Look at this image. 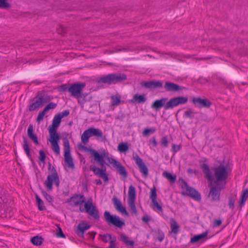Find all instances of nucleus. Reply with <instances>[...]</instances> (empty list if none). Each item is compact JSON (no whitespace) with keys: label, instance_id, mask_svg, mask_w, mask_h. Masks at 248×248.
Returning a JSON list of instances; mask_svg holds the SVG:
<instances>
[{"label":"nucleus","instance_id":"f257e3e1","mask_svg":"<svg viewBox=\"0 0 248 248\" xmlns=\"http://www.w3.org/2000/svg\"><path fill=\"white\" fill-rule=\"evenodd\" d=\"M72 202H73L74 206L80 205V212H86L94 220H99V211L96 207L93 204L92 199L90 198L86 202L83 194H75L67 200L68 203H70Z\"/></svg>","mask_w":248,"mask_h":248},{"label":"nucleus","instance_id":"f03ea898","mask_svg":"<svg viewBox=\"0 0 248 248\" xmlns=\"http://www.w3.org/2000/svg\"><path fill=\"white\" fill-rule=\"evenodd\" d=\"M204 177L208 182L209 191L206 198L212 202H218L220 201V194L222 190L225 188L224 185H217L213 183L214 176L212 175L209 166L204 163L201 166Z\"/></svg>","mask_w":248,"mask_h":248},{"label":"nucleus","instance_id":"7ed1b4c3","mask_svg":"<svg viewBox=\"0 0 248 248\" xmlns=\"http://www.w3.org/2000/svg\"><path fill=\"white\" fill-rule=\"evenodd\" d=\"M78 146L79 150H84L90 152L92 156L93 157L94 160L99 164L101 168H97L93 165H91L90 166V170L93 171L95 175H97L100 177L101 174L105 170H106V167L105 165L106 162L104 158V157L108 158V154L105 152V150H103V152L102 153H99L97 151L90 147H88L85 145H82L81 144H78Z\"/></svg>","mask_w":248,"mask_h":248},{"label":"nucleus","instance_id":"20e7f679","mask_svg":"<svg viewBox=\"0 0 248 248\" xmlns=\"http://www.w3.org/2000/svg\"><path fill=\"white\" fill-rule=\"evenodd\" d=\"M127 78V75L124 73H112L100 78L97 82L108 85L116 84L124 82Z\"/></svg>","mask_w":248,"mask_h":248},{"label":"nucleus","instance_id":"39448f33","mask_svg":"<svg viewBox=\"0 0 248 248\" xmlns=\"http://www.w3.org/2000/svg\"><path fill=\"white\" fill-rule=\"evenodd\" d=\"M211 170L214 172L215 180L214 178L213 183L217 185H224L226 184V179L228 177V171L227 167L222 164H220L217 167H212Z\"/></svg>","mask_w":248,"mask_h":248},{"label":"nucleus","instance_id":"423d86ee","mask_svg":"<svg viewBox=\"0 0 248 248\" xmlns=\"http://www.w3.org/2000/svg\"><path fill=\"white\" fill-rule=\"evenodd\" d=\"M48 170L50 171L51 174H49L45 182V186L48 190L52 189L53 184L56 187H59L60 185V179L56 168L52 166L50 162L48 163Z\"/></svg>","mask_w":248,"mask_h":248},{"label":"nucleus","instance_id":"0eeeda50","mask_svg":"<svg viewBox=\"0 0 248 248\" xmlns=\"http://www.w3.org/2000/svg\"><path fill=\"white\" fill-rule=\"evenodd\" d=\"M104 217L106 221L109 224H112L118 228H122L124 225V221L116 215H111L108 211H105Z\"/></svg>","mask_w":248,"mask_h":248},{"label":"nucleus","instance_id":"6e6552de","mask_svg":"<svg viewBox=\"0 0 248 248\" xmlns=\"http://www.w3.org/2000/svg\"><path fill=\"white\" fill-rule=\"evenodd\" d=\"M63 150L65 164L69 168H73L74 164L71 155L70 146L69 141L66 138L63 139Z\"/></svg>","mask_w":248,"mask_h":248},{"label":"nucleus","instance_id":"1a4fd4ad","mask_svg":"<svg viewBox=\"0 0 248 248\" xmlns=\"http://www.w3.org/2000/svg\"><path fill=\"white\" fill-rule=\"evenodd\" d=\"M136 197V189L133 186L130 185L129 186L128 192V203L131 212L135 214H136L137 213L135 203Z\"/></svg>","mask_w":248,"mask_h":248},{"label":"nucleus","instance_id":"9d476101","mask_svg":"<svg viewBox=\"0 0 248 248\" xmlns=\"http://www.w3.org/2000/svg\"><path fill=\"white\" fill-rule=\"evenodd\" d=\"M157 194L156 188L154 186L150 190V199L152 202V207L153 210L157 213H163V209L162 207L156 201Z\"/></svg>","mask_w":248,"mask_h":248},{"label":"nucleus","instance_id":"9b49d317","mask_svg":"<svg viewBox=\"0 0 248 248\" xmlns=\"http://www.w3.org/2000/svg\"><path fill=\"white\" fill-rule=\"evenodd\" d=\"M168 98L162 97L159 99L155 100L151 104V108L156 111H159L162 108L165 110L170 109L168 105Z\"/></svg>","mask_w":248,"mask_h":248},{"label":"nucleus","instance_id":"f8f14e48","mask_svg":"<svg viewBox=\"0 0 248 248\" xmlns=\"http://www.w3.org/2000/svg\"><path fill=\"white\" fill-rule=\"evenodd\" d=\"M133 158L136 164L139 168L140 172L144 178H147L148 175V169L145 164L143 162L142 159L137 153L133 154Z\"/></svg>","mask_w":248,"mask_h":248},{"label":"nucleus","instance_id":"ddd939ff","mask_svg":"<svg viewBox=\"0 0 248 248\" xmlns=\"http://www.w3.org/2000/svg\"><path fill=\"white\" fill-rule=\"evenodd\" d=\"M86 84L85 82H76L72 84L69 87V93H71V96L77 97L79 95H80L83 88L85 87Z\"/></svg>","mask_w":248,"mask_h":248},{"label":"nucleus","instance_id":"4468645a","mask_svg":"<svg viewBox=\"0 0 248 248\" xmlns=\"http://www.w3.org/2000/svg\"><path fill=\"white\" fill-rule=\"evenodd\" d=\"M108 160L109 163L113 164L114 168L119 172V174L124 177L127 178L128 176V173L126 171L125 167L123 166L119 162L117 161L113 158H110L108 156Z\"/></svg>","mask_w":248,"mask_h":248},{"label":"nucleus","instance_id":"2eb2a0df","mask_svg":"<svg viewBox=\"0 0 248 248\" xmlns=\"http://www.w3.org/2000/svg\"><path fill=\"white\" fill-rule=\"evenodd\" d=\"M181 194L182 195L191 197L198 202L201 200V194L196 189L190 186L187 187L185 191H182Z\"/></svg>","mask_w":248,"mask_h":248},{"label":"nucleus","instance_id":"dca6fc26","mask_svg":"<svg viewBox=\"0 0 248 248\" xmlns=\"http://www.w3.org/2000/svg\"><path fill=\"white\" fill-rule=\"evenodd\" d=\"M164 88L168 92H182L185 87L170 81H166L164 85Z\"/></svg>","mask_w":248,"mask_h":248},{"label":"nucleus","instance_id":"f3484780","mask_svg":"<svg viewBox=\"0 0 248 248\" xmlns=\"http://www.w3.org/2000/svg\"><path fill=\"white\" fill-rule=\"evenodd\" d=\"M140 85L146 89L153 90L159 89L163 87V82L161 80L143 81Z\"/></svg>","mask_w":248,"mask_h":248},{"label":"nucleus","instance_id":"a211bd4d","mask_svg":"<svg viewBox=\"0 0 248 248\" xmlns=\"http://www.w3.org/2000/svg\"><path fill=\"white\" fill-rule=\"evenodd\" d=\"M49 135L50 138L48 140L51 143V148L56 155H59L60 149L58 142L60 139V135L59 134Z\"/></svg>","mask_w":248,"mask_h":248},{"label":"nucleus","instance_id":"6ab92c4d","mask_svg":"<svg viewBox=\"0 0 248 248\" xmlns=\"http://www.w3.org/2000/svg\"><path fill=\"white\" fill-rule=\"evenodd\" d=\"M188 101V98L185 96H177L170 98L168 101V106L170 109H172L179 105L186 104Z\"/></svg>","mask_w":248,"mask_h":248},{"label":"nucleus","instance_id":"aec40b11","mask_svg":"<svg viewBox=\"0 0 248 248\" xmlns=\"http://www.w3.org/2000/svg\"><path fill=\"white\" fill-rule=\"evenodd\" d=\"M192 102L195 107H198L200 108H209L212 104L211 102L208 99L206 98L202 99L200 97H193L192 99Z\"/></svg>","mask_w":248,"mask_h":248},{"label":"nucleus","instance_id":"412c9836","mask_svg":"<svg viewBox=\"0 0 248 248\" xmlns=\"http://www.w3.org/2000/svg\"><path fill=\"white\" fill-rule=\"evenodd\" d=\"M91 227V225L86 221H81L78 225L75 232L79 237L83 238L85 232L89 229Z\"/></svg>","mask_w":248,"mask_h":248},{"label":"nucleus","instance_id":"4be33fe9","mask_svg":"<svg viewBox=\"0 0 248 248\" xmlns=\"http://www.w3.org/2000/svg\"><path fill=\"white\" fill-rule=\"evenodd\" d=\"M62 121V119L58 116L57 114H56L52 120V123L51 125L48 127V132L49 135H56L59 134L57 132V129L59 127Z\"/></svg>","mask_w":248,"mask_h":248},{"label":"nucleus","instance_id":"5701e85b","mask_svg":"<svg viewBox=\"0 0 248 248\" xmlns=\"http://www.w3.org/2000/svg\"><path fill=\"white\" fill-rule=\"evenodd\" d=\"M32 103L28 106L29 110L32 111L35 109L42 107L43 104V99L42 96H38V95L35 96L32 100Z\"/></svg>","mask_w":248,"mask_h":248},{"label":"nucleus","instance_id":"b1692460","mask_svg":"<svg viewBox=\"0 0 248 248\" xmlns=\"http://www.w3.org/2000/svg\"><path fill=\"white\" fill-rule=\"evenodd\" d=\"M207 234L208 232L206 231L201 234L195 235L191 238L190 242L191 244H195L200 241H204L207 239Z\"/></svg>","mask_w":248,"mask_h":248},{"label":"nucleus","instance_id":"393cba45","mask_svg":"<svg viewBox=\"0 0 248 248\" xmlns=\"http://www.w3.org/2000/svg\"><path fill=\"white\" fill-rule=\"evenodd\" d=\"M112 201L117 211L121 212L123 214L128 215V213L125 208L123 206L120 200H119L116 197H114L112 199Z\"/></svg>","mask_w":248,"mask_h":248},{"label":"nucleus","instance_id":"a878e982","mask_svg":"<svg viewBox=\"0 0 248 248\" xmlns=\"http://www.w3.org/2000/svg\"><path fill=\"white\" fill-rule=\"evenodd\" d=\"M86 131L88 133L90 137L94 136L102 138L103 136L102 131L98 128L90 127L86 130Z\"/></svg>","mask_w":248,"mask_h":248},{"label":"nucleus","instance_id":"bb28decb","mask_svg":"<svg viewBox=\"0 0 248 248\" xmlns=\"http://www.w3.org/2000/svg\"><path fill=\"white\" fill-rule=\"evenodd\" d=\"M146 97L145 94H135L130 100L131 103H137L139 104L144 103L146 101Z\"/></svg>","mask_w":248,"mask_h":248},{"label":"nucleus","instance_id":"cd10ccee","mask_svg":"<svg viewBox=\"0 0 248 248\" xmlns=\"http://www.w3.org/2000/svg\"><path fill=\"white\" fill-rule=\"evenodd\" d=\"M170 227L172 233L175 234L178 233L180 226L177 221L173 218L170 219Z\"/></svg>","mask_w":248,"mask_h":248},{"label":"nucleus","instance_id":"c85d7f7f","mask_svg":"<svg viewBox=\"0 0 248 248\" xmlns=\"http://www.w3.org/2000/svg\"><path fill=\"white\" fill-rule=\"evenodd\" d=\"M248 198V189H245L242 190L240 198L239 201V204L241 207L243 206L247 199Z\"/></svg>","mask_w":248,"mask_h":248},{"label":"nucleus","instance_id":"c756f323","mask_svg":"<svg viewBox=\"0 0 248 248\" xmlns=\"http://www.w3.org/2000/svg\"><path fill=\"white\" fill-rule=\"evenodd\" d=\"M120 240L126 246H133L134 244V242L133 240H129L128 237L124 233L120 234Z\"/></svg>","mask_w":248,"mask_h":248},{"label":"nucleus","instance_id":"7c9ffc66","mask_svg":"<svg viewBox=\"0 0 248 248\" xmlns=\"http://www.w3.org/2000/svg\"><path fill=\"white\" fill-rule=\"evenodd\" d=\"M162 176L167 179L170 184H173L176 179V176L170 172L168 171H164Z\"/></svg>","mask_w":248,"mask_h":248},{"label":"nucleus","instance_id":"2f4dec72","mask_svg":"<svg viewBox=\"0 0 248 248\" xmlns=\"http://www.w3.org/2000/svg\"><path fill=\"white\" fill-rule=\"evenodd\" d=\"M43 240L42 236L36 235L31 238V242L35 246H40L42 244Z\"/></svg>","mask_w":248,"mask_h":248},{"label":"nucleus","instance_id":"473e14b6","mask_svg":"<svg viewBox=\"0 0 248 248\" xmlns=\"http://www.w3.org/2000/svg\"><path fill=\"white\" fill-rule=\"evenodd\" d=\"M23 147L24 148V150L27 155V156L30 158L31 159V155L30 153V149L29 148V146L27 140L26 138L24 137L23 138Z\"/></svg>","mask_w":248,"mask_h":248},{"label":"nucleus","instance_id":"72a5a7b5","mask_svg":"<svg viewBox=\"0 0 248 248\" xmlns=\"http://www.w3.org/2000/svg\"><path fill=\"white\" fill-rule=\"evenodd\" d=\"M129 146L127 142H122L118 146V150L120 153H125L128 150Z\"/></svg>","mask_w":248,"mask_h":248},{"label":"nucleus","instance_id":"f704fd0d","mask_svg":"<svg viewBox=\"0 0 248 248\" xmlns=\"http://www.w3.org/2000/svg\"><path fill=\"white\" fill-rule=\"evenodd\" d=\"M35 198L38 210L40 211H43L46 210V207L44 206L43 201L41 200V199L37 194H36Z\"/></svg>","mask_w":248,"mask_h":248},{"label":"nucleus","instance_id":"c9c22d12","mask_svg":"<svg viewBox=\"0 0 248 248\" xmlns=\"http://www.w3.org/2000/svg\"><path fill=\"white\" fill-rule=\"evenodd\" d=\"M90 138L88 133L86 131V130H85L81 136V142L84 144L83 145L87 144L89 142Z\"/></svg>","mask_w":248,"mask_h":248},{"label":"nucleus","instance_id":"e433bc0d","mask_svg":"<svg viewBox=\"0 0 248 248\" xmlns=\"http://www.w3.org/2000/svg\"><path fill=\"white\" fill-rule=\"evenodd\" d=\"M156 232V237L155 239L158 240L159 242H162L165 237L164 233L160 229H158Z\"/></svg>","mask_w":248,"mask_h":248},{"label":"nucleus","instance_id":"4c0bfd02","mask_svg":"<svg viewBox=\"0 0 248 248\" xmlns=\"http://www.w3.org/2000/svg\"><path fill=\"white\" fill-rule=\"evenodd\" d=\"M156 129L155 127L146 128L142 131V134L144 136H148L151 134H153L156 131Z\"/></svg>","mask_w":248,"mask_h":248},{"label":"nucleus","instance_id":"58836bf2","mask_svg":"<svg viewBox=\"0 0 248 248\" xmlns=\"http://www.w3.org/2000/svg\"><path fill=\"white\" fill-rule=\"evenodd\" d=\"M196 112H193L191 109L188 108L186 111H185L183 117L186 118L192 119L194 117V114Z\"/></svg>","mask_w":248,"mask_h":248},{"label":"nucleus","instance_id":"ea45409f","mask_svg":"<svg viewBox=\"0 0 248 248\" xmlns=\"http://www.w3.org/2000/svg\"><path fill=\"white\" fill-rule=\"evenodd\" d=\"M6 195V190L0 186V203L6 202L5 195Z\"/></svg>","mask_w":248,"mask_h":248},{"label":"nucleus","instance_id":"a19ab883","mask_svg":"<svg viewBox=\"0 0 248 248\" xmlns=\"http://www.w3.org/2000/svg\"><path fill=\"white\" fill-rule=\"evenodd\" d=\"M57 31L59 34L64 35L67 32V29L62 25H59L57 28Z\"/></svg>","mask_w":248,"mask_h":248},{"label":"nucleus","instance_id":"79ce46f5","mask_svg":"<svg viewBox=\"0 0 248 248\" xmlns=\"http://www.w3.org/2000/svg\"><path fill=\"white\" fill-rule=\"evenodd\" d=\"M160 145L163 148H167L169 145V141L167 136L163 137L160 140Z\"/></svg>","mask_w":248,"mask_h":248},{"label":"nucleus","instance_id":"37998d69","mask_svg":"<svg viewBox=\"0 0 248 248\" xmlns=\"http://www.w3.org/2000/svg\"><path fill=\"white\" fill-rule=\"evenodd\" d=\"M11 7V4L8 2L7 0H0V8L8 9Z\"/></svg>","mask_w":248,"mask_h":248},{"label":"nucleus","instance_id":"c03bdc74","mask_svg":"<svg viewBox=\"0 0 248 248\" xmlns=\"http://www.w3.org/2000/svg\"><path fill=\"white\" fill-rule=\"evenodd\" d=\"M235 200V197L232 196H230L228 198V206L229 208L232 210L234 209V203Z\"/></svg>","mask_w":248,"mask_h":248},{"label":"nucleus","instance_id":"a18cd8bd","mask_svg":"<svg viewBox=\"0 0 248 248\" xmlns=\"http://www.w3.org/2000/svg\"><path fill=\"white\" fill-rule=\"evenodd\" d=\"M57 105V104L54 103V102H50L48 104H47L43 109L45 110V111L46 112H47L49 109H54L56 108Z\"/></svg>","mask_w":248,"mask_h":248},{"label":"nucleus","instance_id":"49530a36","mask_svg":"<svg viewBox=\"0 0 248 248\" xmlns=\"http://www.w3.org/2000/svg\"><path fill=\"white\" fill-rule=\"evenodd\" d=\"M42 193L45 198L46 200L49 203H52L53 201V198L51 195L48 194L44 190L42 191Z\"/></svg>","mask_w":248,"mask_h":248},{"label":"nucleus","instance_id":"de8ad7c7","mask_svg":"<svg viewBox=\"0 0 248 248\" xmlns=\"http://www.w3.org/2000/svg\"><path fill=\"white\" fill-rule=\"evenodd\" d=\"M179 182L180 183V185L181 187L183 189H186L187 187L189 186L188 185L187 183L181 177L179 178Z\"/></svg>","mask_w":248,"mask_h":248},{"label":"nucleus","instance_id":"09e8293b","mask_svg":"<svg viewBox=\"0 0 248 248\" xmlns=\"http://www.w3.org/2000/svg\"><path fill=\"white\" fill-rule=\"evenodd\" d=\"M46 113V112L44 109L39 113L36 118V122L37 123H40L43 121Z\"/></svg>","mask_w":248,"mask_h":248},{"label":"nucleus","instance_id":"8fccbe9b","mask_svg":"<svg viewBox=\"0 0 248 248\" xmlns=\"http://www.w3.org/2000/svg\"><path fill=\"white\" fill-rule=\"evenodd\" d=\"M111 104L113 106H117L121 102V98L120 97L112 96L111 97Z\"/></svg>","mask_w":248,"mask_h":248},{"label":"nucleus","instance_id":"3c124183","mask_svg":"<svg viewBox=\"0 0 248 248\" xmlns=\"http://www.w3.org/2000/svg\"><path fill=\"white\" fill-rule=\"evenodd\" d=\"M46 158V155L45 152L43 150L39 151V155L38 158L39 160L43 163H44Z\"/></svg>","mask_w":248,"mask_h":248},{"label":"nucleus","instance_id":"603ef678","mask_svg":"<svg viewBox=\"0 0 248 248\" xmlns=\"http://www.w3.org/2000/svg\"><path fill=\"white\" fill-rule=\"evenodd\" d=\"M182 149V145L181 144L176 145L175 144H172L171 151L175 154L179 151H180Z\"/></svg>","mask_w":248,"mask_h":248},{"label":"nucleus","instance_id":"864d4df0","mask_svg":"<svg viewBox=\"0 0 248 248\" xmlns=\"http://www.w3.org/2000/svg\"><path fill=\"white\" fill-rule=\"evenodd\" d=\"M56 236L59 238H65V235L63 233L62 229L59 226H58V230L57 232H56Z\"/></svg>","mask_w":248,"mask_h":248},{"label":"nucleus","instance_id":"5fc2aeb1","mask_svg":"<svg viewBox=\"0 0 248 248\" xmlns=\"http://www.w3.org/2000/svg\"><path fill=\"white\" fill-rule=\"evenodd\" d=\"M28 137L34 142L35 144H39V141L37 136L34 133L30 135L29 136H28Z\"/></svg>","mask_w":248,"mask_h":248},{"label":"nucleus","instance_id":"6e6d98bb","mask_svg":"<svg viewBox=\"0 0 248 248\" xmlns=\"http://www.w3.org/2000/svg\"><path fill=\"white\" fill-rule=\"evenodd\" d=\"M59 91L60 92L68 91L69 92V87L67 84H62L60 86Z\"/></svg>","mask_w":248,"mask_h":248},{"label":"nucleus","instance_id":"4d7b16f0","mask_svg":"<svg viewBox=\"0 0 248 248\" xmlns=\"http://www.w3.org/2000/svg\"><path fill=\"white\" fill-rule=\"evenodd\" d=\"M70 111L68 109L65 110L63 111L61 113H57L58 116H59V117L62 119V118L64 117H66L68 115H69Z\"/></svg>","mask_w":248,"mask_h":248},{"label":"nucleus","instance_id":"13d9d810","mask_svg":"<svg viewBox=\"0 0 248 248\" xmlns=\"http://www.w3.org/2000/svg\"><path fill=\"white\" fill-rule=\"evenodd\" d=\"M106 170H105L101 174L100 177L102 178L105 182H108V177L107 173L106 172Z\"/></svg>","mask_w":248,"mask_h":248},{"label":"nucleus","instance_id":"bf43d9fd","mask_svg":"<svg viewBox=\"0 0 248 248\" xmlns=\"http://www.w3.org/2000/svg\"><path fill=\"white\" fill-rule=\"evenodd\" d=\"M149 143L153 145L154 147H156L158 145V143L157 140L155 137H152L151 139L149 140Z\"/></svg>","mask_w":248,"mask_h":248},{"label":"nucleus","instance_id":"052dcab7","mask_svg":"<svg viewBox=\"0 0 248 248\" xmlns=\"http://www.w3.org/2000/svg\"><path fill=\"white\" fill-rule=\"evenodd\" d=\"M151 219V217L147 215L143 216L141 218L142 221L146 224H147Z\"/></svg>","mask_w":248,"mask_h":248},{"label":"nucleus","instance_id":"680f3d73","mask_svg":"<svg viewBox=\"0 0 248 248\" xmlns=\"http://www.w3.org/2000/svg\"><path fill=\"white\" fill-rule=\"evenodd\" d=\"M34 133L33 127L32 124L29 125L27 129L28 136Z\"/></svg>","mask_w":248,"mask_h":248},{"label":"nucleus","instance_id":"e2e57ef3","mask_svg":"<svg viewBox=\"0 0 248 248\" xmlns=\"http://www.w3.org/2000/svg\"><path fill=\"white\" fill-rule=\"evenodd\" d=\"M222 223V220L220 219H216L214 221V227H218L221 225Z\"/></svg>","mask_w":248,"mask_h":248},{"label":"nucleus","instance_id":"0e129e2a","mask_svg":"<svg viewBox=\"0 0 248 248\" xmlns=\"http://www.w3.org/2000/svg\"><path fill=\"white\" fill-rule=\"evenodd\" d=\"M96 234V232H95L93 231L88 233L87 235H89L90 238H92L93 239H94Z\"/></svg>","mask_w":248,"mask_h":248},{"label":"nucleus","instance_id":"69168bd1","mask_svg":"<svg viewBox=\"0 0 248 248\" xmlns=\"http://www.w3.org/2000/svg\"><path fill=\"white\" fill-rule=\"evenodd\" d=\"M42 98L43 99V103H47L51 100V98L49 96H47L45 98L42 96Z\"/></svg>","mask_w":248,"mask_h":248},{"label":"nucleus","instance_id":"338daca9","mask_svg":"<svg viewBox=\"0 0 248 248\" xmlns=\"http://www.w3.org/2000/svg\"><path fill=\"white\" fill-rule=\"evenodd\" d=\"M86 95H87L86 94L82 93V92H80V95H79V96H78L77 97V98L85 100V98Z\"/></svg>","mask_w":248,"mask_h":248},{"label":"nucleus","instance_id":"774afa93","mask_svg":"<svg viewBox=\"0 0 248 248\" xmlns=\"http://www.w3.org/2000/svg\"><path fill=\"white\" fill-rule=\"evenodd\" d=\"M85 102V100L84 99L81 100V99L79 98L78 100V103L82 106H83Z\"/></svg>","mask_w":248,"mask_h":248}]
</instances>
